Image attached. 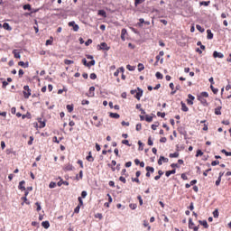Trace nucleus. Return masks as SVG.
<instances>
[{"instance_id":"obj_1","label":"nucleus","mask_w":231,"mask_h":231,"mask_svg":"<svg viewBox=\"0 0 231 231\" xmlns=\"http://www.w3.org/2000/svg\"><path fill=\"white\" fill-rule=\"evenodd\" d=\"M23 97L28 99L30 97H32V90L30 89V86L25 85L23 86Z\"/></svg>"},{"instance_id":"obj_2","label":"nucleus","mask_w":231,"mask_h":231,"mask_svg":"<svg viewBox=\"0 0 231 231\" xmlns=\"http://www.w3.org/2000/svg\"><path fill=\"white\" fill-rule=\"evenodd\" d=\"M78 200H79V205L74 209L75 214H79V212H80V207H84V201L82 200V198L79 197Z\"/></svg>"},{"instance_id":"obj_3","label":"nucleus","mask_w":231,"mask_h":231,"mask_svg":"<svg viewBox=\"0 0 231 231\" xmlns=\"http://www.w3.org/2000/svg\"><path fill=\"white\" fill-rule=\"evenodd\" d=\"M97 50H103L105 51H109L111 47L107 46V43L101 42L100 45H97Z\"/></svg>"},{"instance_id":"obj_4","label":"nucleus","mask_w":231,"mask_h":231,"mask_svg":"<svg viewBox=\"0 0 231 231\" xmlns=\"http://www.w3.org/2000/svg\"><path fill=\"white\" fill-rule=\"evenodd\" d=\"M157 163H158V165H163V163H169V158L160 156Z\"/></svg>"},{"instance_id":"obj_5","label":"nucleus","mask_w":231,"mask_h":231,"mask_svg":"<svg viewBox=\"0 0 231 231\" xmlns=\"http://www.w3.org/2000/svg\"><path fill=\"white\" fill-rule=\"evenodd\" d=\"M146 170V178H151V174L154 173V168L151 167V166H146L145 168Z\"/></svg>"},{"instance_id":"obj_6","label":"nucleus","mask_w":231,"mask_h":231,"mask_svg":"<svg viewBox=\"0 0 231 231\" xmlns=\"http://www.w3.org/2000/svg\"><path fill=\"white\" fill-rule=\"evenodd\" d=\"M143 96V90L140 88H137V92H136L134 97L137 98L138 100H140V98H142Z\"/></svg>"},{"instance_id":"obj_7","label":"nucleus","mask_w":231,"mask_h":231,"mask_svg":"<svg viewBox=\"0 0 231 231\" xmlns=\"http://www.w3.org/2000/svg\"><path fill=\"white\" fill-rule=\"evenodd\" d=\"M82 63L84 64V66H87V68H89L90 66H95V60H92L88 63V60L84 58L82 60Z\"/></svg>"},{"instance_id":"obj_8","label":"nucleus","mask_w":231,"mask_h":231,"mask_svg":"<svg viewBox=\"0 0 231 231\" xmlns=\"http://www.w3.org/2000/svg\"><path fill=\"white\" fill-rule=\"evenodd\" d=\"M213 57H214V59H224L225 55L221 52L215 51L213 52Z\"/></svg>"},{"instance_id":"obj_9","label":"nucleus","mask_w":231,"mask_h":231,"mask_svg":"<svg viewBox=\"0 0 231 231\" xmlns=\"http://www.w3.org/2000/svg\"><path fill=\"white\" fill-rule=\"evenodd\" d=\"M69 26H71L73 28L74 32H77L80 28L79 26V24L75 23V21L69 22Z\"/></svg>"},{"instance_id":"obj_10","label":"nucleus","mask_w":231,"mask_h":231,"mask_svg":"<svg viewBox=\"0 0 231 231\" xmlns=\"http://www.w3.org/2000/svg\"><path fill=\"white\" fill-rule=\"evenodd\" d=\"M189 99H187V104H189V106H192L194 104L193 100H194V96H192L191 94L188 95Z\"/></svg>"},{"instance_id":"obj_11","label":"nucleus","mask_w":231,"mask_h":231,"mask_svg":"<svg viewBox=\"0 0 231 231\" xmlns=\"http://www.w3.org/2000/svg\"><path fill=\"white\" fill-rule=\"evenodd\" d=\"M198 100L200 101V103L202 104V106H208V102H207V99H205V97H198Z\"/></svg>"},{"instance_id":"obj_12","label":"nucleus","mask_w":231,"mask_h":231,"mask_svg":"<svg viewBox=\"0 0 231 231\" xmlns=\"http://www.w3.org/2000/svg\"><path fill=\"white\" fill-rule=\"evenodd\" d=\"M124 71H125V69H124V67H120L119 69H116V71L114 73V77H118V75H120L121 73H124Z\"/></svg>"},{"instance_id":"obj_13","label":"nucleus","mask_w":231,"mask_h":231,"mask_svg":"<svg viewBox=\"0 0 231 231\" xmlns=\"http://www.w3.org/2000/svg\"><path fill=\"white\" fill-rule=\"evenodd\" d=\"M63 171H73V165L71 163H68L63 167Z\"/></svg>"},{"instance_id":"obj_14","label":"nucleus","mask_w":231,"mask_h":231,"mask_svg":"<svg viewBox=\"0 0 231 231\" xmlns=\"http://www.w3.org/2000/svg\"><path fill=\"white\" fill-rule=\"evenodd\" d=\"M25 183L26 181L24 180H22L19 182V186H18L19 190H26V188L24 187Z\"/></svg>"},{"instance_id":"obj_15","label":"nucleus","mask_w":231,"mask_h":231,"mask_svg":"<svg viewBox=\"0 0 231 231\" xmlns=\"http://www.w3.org/2000/svg\"><path fill=\"white\" fill-rule=\"evenodd\" d=\"M207 39L208 40H212L214 39V33H212V31L210 29L207 30Z\"/></svg>"},{"instance_id":"obj_16","label":"nucleus","mask_w":231,"mask_h":231,"mask_svg":"<svg viewBox=\"0 0 231 231\" xmlns=\"http://www.w3.org/2000/svg\"><path fill=\"white\" fill-rule=\"evenodd\" d=\"M38 122L40 124V125H39L40 129H43V127H46V123L44 121H42V118H39Z\"/></svg>"},{"instance_id":"obj_17","label":"nucleus","mask_w":231,"mask_h":231,"mask_svg":"<svg viewBox=\"0 0 231 231\" xmlns=\"http://www.w3.org/2000/svg\"><path fill=\"white\" fill-rule=\"evenodd\" d=\"M62 185H69V182L63 180L62 179H60V180L58 182V187H62Z\"/></svg>"},{"instance_id":"obj_18","label":"nucleus","mask_w":231,"mask_h":231,"mask_svg":"<svg viewBox=\"0 0 231 231\" xmlns=\"http://www.w3.org/2000/svg\"><path fill=\"white\" fill-rule=\"evenodd\" d=\"M3 28L5 30H7L8 32H12V27L10 26V23H4Z\"/></svg>"},{"instance_id":"obj_19","label":"nucleus","mask_w":231,"mask_h":231,"mask_svg":"<svg viewBox=\"0 0 231 231\" xmlns=\"http://www.w3.org/2000/svg\"><path fill=\"white\" fill-rule=\"evenodd\" d=\"M181 105V111H184V113H187V111H189V107L187 106V105L185 103L180 102Z\"/></svg>"},{"instance_id":"obj_20","label":"nucleus","mask_w":231,"mask_h":231,"mask_svg":"<svg viewBox=\"0 0 231 231\" xmlns=\"http://www.w3.org/2000/svg\"><path fill=\"white\" fill-rule=\"evenodd\" d=\"M199 225L204 226V228H208V223L207 222V220H199Z\"/></svg>"},{"instance_id":"obj_21","label":"nucleus","mask_w":231,"mask_h":231,"mask_svg":"<svg viewBox=\"0 0 231 231\" xmlns=\"http://www.w3.org/2000/svg\"><path fill=\"white\" fill-rule=\"evenodd\" d=\"M89 97H95V87H90L88 90Z\"/></svg>"},{"instance_id":"obj_22","label":"nucleus","mask_w":231,"mask_h":231,"mask_svg":"<svg viewBox=\"0 0 231 231\" xmlns=\"http://www.w3.org/2000/svg\"><path fill=\"white\" fill-rule=\"evenodd\" d=\"M91 124L93 125H95L96 127H100V125H102V122L101 121H91Z\"/></svg>"},{"instance_id":"obj_23","label":"nucleus","mask_w":231,"mask_h":231,"mask_svg":"<svg viewBox=\"0 0 231 231\" xmlns=\"http://www.w3.org/2000/svg\"><path fill=\"white\" fill-rule=\"evenodd\" d=\"M18 66H21L22 68H28L29 63L28 62L24 63V61H19Z\"/></svg>"},{"instance_id":"obj_24","label":"nucleus","mask_w":231,"mask_h":231,"mask_svg":"<svg viewBox=\"0 0 231 231\" xmlns=\"http://www.w3.org/2000/svg\"><path fill=\"white\" fill-rule=\"evenodd\" d=\"M13 55H14V59H21V53L17 52V50L13 51Z\"/></svg>"},{"instance_id":"obj_25","label":"nucleus","mask_w":231,"mask_h":231,"mask_svg":"<svg viewBox=\"0 0 231 231\" xmlns=\"http://www.w3.org/2000/svg\"><path fill=\"white\" fill-rule=\"evenodd\" d=\"M23 10H28L29 12H32V5L27 4L23 6Z\"/></svg>"},{"instance_id":"obj_26","label":"nucleus","mask_w":231,"mask_h":231,"mask_svg":"<svg viewBox=\"0 0 231 231\" xmlns=\"http://www.w3.org/2000/svg\"><path fill=\"white\" fill-rule=\"evenodd\" d=\"M87 160L88 162H95V158H93L91 152H88V156H87Z\"/></svg>"},{"instance_id":"obj_27","label":"nucleus","mask_w":231,"mask_h":231,"mask_svg":"<svg viewBox=\"0 0 231 231\" xmlns=\"http://www.w3.org/2000/svg\"><path fill=\"white\" fill-rule=\"evenodd\" d=\"M171 174H176V170H171V171H166L165 176L167 178H169V176H171Z\"/></svg>"},{"instance_id":"obj_28","label":"nucleus","mask_w":231,"mask_h":231,"mask_svg":"<svg viewBox=\"0 0 231 231\" xmlns=\"http://www.w3.org/2000/svg\"><path fill=\"white\" fill-rule=\"evenodd\" d=\"M46 46H51L53 44V37L51 36L49 40L46 41Z\"/></svg>"},{"instance_id":"obj_29","label":"nucleus","mask_w":231,"mask_h":231,"mask_svg":"<svg viewBox=\"0 0 231 231\" xmlns=\"http://www.w3.org/2000/svg\"><path fill=\"white\" fill-rule=\"evenodd\" d=\"M42 226H43V228L48 229V227L50 226V222L49 221L42 222Z\"/></svg>"},{"instance_id":"obj_30","label":"nucleus","mask_w":231,"mask_h":231,"mask_svg":"<svg viewBox=\"0 0 231 231\" xmlns=\"http://www.w3.org/2000/svg\"><path fill=\"white\" fill-rule=\"evenodd\" d=\"M155 77L159 80H162L163 79V74L162 72H156Z\"/></svg>"},{"instance_id":"obj_31","label":"nucleus","mask_w":231,"mask_h":231,"mask_svg":"<svg viewBox=\"0 0 231 231\" xmlns=\"http://www.w3.org/2000/svg\"><path fill=\"white\" fill-rule=\"evenodd\" d=\"M137 68H138V71H143L145 69V66H143V63H139L137 65Z\"/></svg>"},{"instance_id":"obj_32","label":"nucleus","mask_w":231,"mask_h":231,"mask_svg":"<svg viewBox=\"0 0 231 231\" xmlns=\"http://www.w3.org/2000/svg\"><path fill=\"white\" fill-rule=\"evenodd\" d=\"M64 64H66V66H69L71 64H75V61L71 60H64Z\"/></svg>"},{"instance_id":"obj_33","label":"nucleus","mask_w":231,"mask_h":231,"mask_svg":"<svg viewBox=\"0 0 231 231\" xmlns=\"http://www.w3.org/2000/svg\"><path fill=\"white\" fill-rule=\"evenodd\" d=\"M170 88H171V95H176V90H174V83H170Z\"/></svg>"},{"instance_id":"obj_34","label":"nucleus","mask_w":231,"mask_h":231,"mask_svg":"<svg viewBox=\"0 0 231 231\" xmlns=\"http://www.w3.org/2000/svg\"><path fill=\"white\" fill-rule=\"evenodd\" d=\"M199 5L200 6H208L210 5V1H202Z\"/></svg>"},{"instance_id":"obj_35","label":"nucleus","mask_w":231,"mask_h":231,"mask_svg":"<svg viewBox=\"0 0 231 231\" xmlns=\"http://www.w3.org/2000/svg\"><path fill=\"white\" fill-rule=\"evenodd\" d=\"M180 152H176L174 153H170V158H179Z\"/></svg>"},{"instance_id":"obj_36","label":"nucleus","mask_w":231,"mask_h":231,"mask_svg":"<svg viewBox=\"0 0 231 231\" xmlns=\"http://www.w3.org/2000/svg\"><path fill=\"white\" fill-rule=\"evenodd\" d=\"M126 69H128V71H134L136 69V67L126 65Z\"/></svg>"},{"instance_id":"obj_37","label":"nucleus","mask_w":231,"mask_h":231,"mask_svg":"<svg viewBox=\"0 0 231 231\" xmlns=\"http://www.w3.org/2000/svg\"><path fill=\"white\" fill-rule=\"evenodd\" d=\"M210 89L214 93V95H217V92L219 91V89L214 88L213 85L210 86Z\"/></svg>"},{"instance_id":"obj_38","label":"nucleus","mask_w":231,"mask_h":231,"mask_svg":"<svg viewBox=\"0 0 231 231\" xmlns=\"http://www.w3.org/2000/svg\"><path fill=\"white\" fill-rule=\"evenodd\" d=\"M23 120H24V118H32V114H30V112H27L26 115H23L22 116Z\"/></svg>"},{"instance_id":"obj_39","label":"nucleus","mask_w":231,"mask_h":231,"mask_svg":"<svg viewBox=\"0 0 231 231\" xmlns=\"http://www.w3.org/2000/svg\"><path fill=\"white\" fill-rule=\"evenodd\" d=\"M145 121L148 123L152 122V116H151L149 115H145Z\"/></svg>"},{"instance_id":"obj_40","label":"nucleus","mask_w":231,"mask_h":231,"mask_svg":"<svg viewBox=\"0 0 231 231\" xmlns=\"http://www.w3.org/2000/svg\"><path fill=\"white\" fill-rule=\"evenodd\" d=\"M111 118H120V115L116 113H110Z\"/></svg>"},{"instance_id":"obj_41","label":"nucleus","mask_w":231,"mask_h":231,"mask_svg":"<svg viewBox=\"0 0 231 231\" xmlns=\"http://www.w3.org/2000/svg\"><path fill=\"white\" fill-rule=\"evenodd\" d=\"M67 111L69 113H73V105H67Z\"/></svg>"},{"instance_id":"obj_42","label":"nucleus","mask_w":231,"mask_h":231,"mask_svg":"<svg viewBox=\"0 0 231 231\" xmlns=\"http://www.w3.org/2000/svg\"><path fill=\"white\" fill-rule=\"evenodd\" d=\"M198 97H201L202 98H208V94L207 92H201Z\"/></svg>"},{"instance_id":"obj_43","label":"nucleus","mask_w":231,"mask_h":231,"mask_svg":"<svg viewBox=\"0 0 231 231\" xmlns=\"http://www.w3.org/2000/svg\"><path fill=\"white\" fill-rule=\"evenodd\" d=\"M197 30H199V32H200L201 33H203V32H205V29L203 27H201V25L197 24L196 25Z\"/></svg>"},{"instance_id":"obj_44","label":"nucleus","mask_w":231,"mask_h":231,"mask_svg":"<svg viewBox=\"0 0 231 231\" xmlns=\"http://www.w3.org/2000/svg\"><path fill=\"white\" fill-rule=\"evenodd\" d=\"M215 115H221V106L215 108Z\"/></svg>"},{"instance_id":"obj_45","label":"nucleus","mask_w":231,"mask_h":231,"mask_svg":"<svg viewBox=\"0 0 231 231\" xmlns=\"http://www.w3.org/2000/svg\"><path fill=\"white\" fill-rule=\"evenodd\" d=\"M145 0H134V6H138V5H142Z\"/></svg>"},{"instance_id":"obj_46","label":"nucleus","mask_w":231,"mask_h":231,"mask_svg":"<svg viewBox=\"0 0 231 231\" xmlns=\"http://www.w3.org/2000/svg\"><path fill=\"white\" fill-rule=\"evenodd\" d=\"M194 227V222H192V218L189 219V228H193Z\"/></svg>"},{"instance_id":"obj_47","label":"nucleus","mask_w":231,"mask_h":231,"mask_svg":"<svg viewBox=\"0 0 231 231\" xmlns=\"http://www.w3.org/2000/svg\"><path fill=\"white\" fill-rule=\"evenodd\" d=\"M213 217H219V211L217 209L213 211Z\"/></svg>"},{"instance_id":"obj_48","label":"nucleus","mask_w":231,"mask_h":231,"mask_svg":"<svg viewBox=\"0 0 231 231\" xmlns=\"http://www.w3.org/2000/svg\"><path fill=\"white\" fill-rule=\"evenodd\" d=\"M88 196V191H86V190H83L82 192H81V197H79V198H81V199H86V197Z\"/></svg>"},{"instance_id":"obj_49","label":"nucleus","mask_w":231,"mask_h":231,"mask_svg":"<svg viewBox=\"0 0 231 231\" xmlns=\"http://www.w3.org/2000/svg\"><path fill=\"white\" fill-rule=\"evenodd\" d=\"M95 217H96L97 219H103L104 216H102V213H97V214L95 215Z\"/></svg>"},{"instance_id":"obj_50","label":"nucleus","mask_w":231,"mask_h":231,"mask_svg":"<svg viewBox=\"0 0 231 231\" xmlns=\"http://www.w3.org/2000/svg\"><path fill=\"white\" fill-rule=\"evenodd\" d=\"M35 206L37 207L36 208L37 212H41V210L42 209V208H41V204L39 202H36Z\"/></svg>"},{"instance_id":"obj_51","label":"nucleus","mask_w":231,"mask_h":231,"mask_svg":"<svg viewBox=\"0 0 231 231\" xmlns=\"http://www.w3.org/2000/svg\"><path fill=\"white\" fill-rule=\"evenodd\" d=\"M98 15H101L102 17H106V11H104V10H99L98 11Z\"/></svg>"},{"instance_id":"obj_52","label":"nucleus","mask_w":231,"mask_h":231,"mask_svg":"<svg viewBox=\"0 0 231 231\" xmlns=\"http://www.w3.org/2000/svg\"><path fill=\"white\" fill-rule=\"evenodd\" d=\"M143 226L148 227V230H151V226H149V222L147 220L143 221Z\"/></svg>"},{"instance_id":"obj_53","label":"nucleus","mask_w":231,"mask_h":231,"mask_svg":"<svg viewBox=\"0 0 231 231\" xmlns=\"http://www.w3.org/2000/svg\"><path fill=\"white\" fill-rule=\"evenodd\" d=\"M55 187H57V183L51 181L50 184H49V188L50 189H55Z\"/></svg>"},{"instance_id":"obj_54","label":"nucleus","mask_w":231,"mask_h":231,"mask_svg":"<svg viewBox=\"0 0 231 231\" xmlns=\"http://www.w3.org/2000/svg\"><path fill=\"white\" fill-rule=\"evenodd\" d=\"M19 78L22 79L23 75H24V70L23 69H20L18 71Z\"/></svg>"},{"instance_id":"obj_55","label":"nucleus","mask_w":231,"mask_h":231,"mask_svg":"<svg viewBox=\"0 0 231 231\" xmlns=\"http://www.w3.org/2000/svg\"><path fill=\"white\" fill-rule=\"evenodd\" d=\"M157 116H161V118H165V112H157Z\"/></svg>"},{"instance_id":"obj_56","label":"nucleus","mask_w":231,"mask_h":231,"mask_svg":"<svg viewBox=\"0 0 231 231\" xmlns=\"http://www.w3.org/2000/svg\"><path fill=\"white\" fill-rule=\"evenodd\" d=\"M122 143H124V145H127L128 147H131V144L129 143V140H123Z\"/></svg>"},{"instance_id":"obj_57","label":"nucleus","mask_w":231,"mask_h":231,"mask_svg":"<svg viewBox=\"0 0 231 231\" xmlns=\"http://www.w3.org/2000/svg\"><path fill=\"white\" fill-rule=\"evenodd\" d=\"M22 200L26 204L30 205V201H28V199L26 197H22Z\"/></svg>"},{"instance_id":"obj_58","label":"nucleus","mask_w":231,"mask_h":231,"mask_svg":"<svg viewBox=\"0 0 231 231\" xmlns=\"http://www.w3.org/2000/svg\"><path fill=\"white\" fill-rule=\"evenodd\" d=\"M132 181L138 183V185H140V179H138V177L136 178H132Z\"/></svg>"},{"instance_id":"obj_59","label":"nucleus","mask_w":231,"mask_h":231,"mask_svg":"<svg viewBox=\"0 0 231 231\" xmlns=\"http://www.w3.org/2000/svg\"><path fill=\"white\" fill-rule=\"evenodd\" d=\"M135 129L136 131H142V124H137Z\"/></svg>"},{"instance_id":"obj_60","label":"nucleus","mask_w":231,"mask_h":231,"mask_svg":"<svg viewBox=\"0 0 231 231\" xmlns=\"http://www.w3.org/2000/svg\"><path fill=\"white\" fill-rule=\"evenodd\" d=\"M90 79H91V80H95L97 79V74L96 73H91L90 74Z\"/></svg>"},{"instance_id":"obj_61","label":"nucleus","mask_w":231,"mask_h":231,"mask_svg":"<svg viewBox=\"0 0 231 231\" xmlns=\"http://www.w3.org/2000/svg\"><path fill=\"white\" fill-rule=\"evenodd\" d=\"M148 145L150 146L153 145L152 139L151 136L148 138Z\"/></svg>"},{"instance_id":"obj_62","label":"nucleus","mask_w":231,"mask_h":231,"mask_svg":"<svg viewBox=\"0 0 231 231\" xmlns=\"http://www.w3.org/2000/svg\"><path fill=\"white\" fill-rule=\"evenodd\" d=\"M119 180L122 181V183L127 182V180H125V177H122V176L119 178Z\"/></svg>"},{"instance_id":"obj_63","label":"nucleus","mask_w":231,"mask_h":231,"mask_svg":"<svg viewBox=\"0 0 231 231\" xmlns=\"http://www.w3.org/2000/svg\"><path fill=\"white\" fill-rule=\"evenodd\" d=\"M231 89V83H228L226 86V91H230Z\"/></svg>"},{"instance_id":"obj_64","label":"nucleus","mask_w":231,"mask_h":231,"mask_svg":"<svg viewBox=\"0 0 231 231\" xmlns=\"http://www.w3.org/2000/svg\"><path fill=\"white\" fill-rule=\"evenodd\" d=\"M196 156H197V157H198V156H203V152H201V150H198V151H197Z\"/></svg>"}]
</instances>
